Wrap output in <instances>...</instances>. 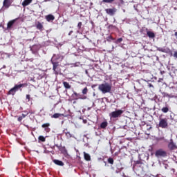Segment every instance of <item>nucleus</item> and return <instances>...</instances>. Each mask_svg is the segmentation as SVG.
Masks as SVG:
<instances>
[{"label":"nucleus","instance_id":"1","mask_svg":"<svg viewBox=\"0 0 177 177\" xmlns=\"http://www.w3.org/2000/svg\"><path fill=\"white\" fill-rule=\"evenodd\" d=\"M98 89L103 93H109L111 91V85L109 83L101 84L99 85Z\"/></svg>","mask_w":177,"mask_h":177},{"label":"nucleus","instance_id":"2","mask_svg":"<svg viewBox=\"0 0 177 177\" xmlns=\"http://www.w3.org/2000/svg\"><path fill=\"white\" fill-rule=\"evenodd\" d=\"M124 113V111L121 109H118L115 111H112L109 113V117L111 120H115V118H120L121 115Z\"/></svg>","mask_w":177,"mask_h":177},{"label":"nucleus","instance_id":"3","mask_svg":"<svg viewBox=\"0 0 177 177\" xmlns=\"http://www.w3.org/2000/svg\"><path fill=\"white\" fill-rule=\"evenodd\" d=\"M64 57L61 54H54L51 59V64L58 63L59 64L60 62H63Z\"/></svg>","mask_w":177,"mask_h":177},{"label":"nucleus","instance_id":"4","mask_svg":"<svg viewBox=\"0 0 177 177\" xmlns=\"http://www.w3.org/2000/svg\"><path fill=\"white\" fill-rule=\"evenodd\" d=\"M158 127L162 129H167L168 128V119L167 118H162L159 117Z\"/></svg>","mask_w":177,"mask_h":177},{"label":"nucleus","instance_id":"5","mask_svg":"<svg viewBox=\"0 0 177 177\" xmlns=\"http://www.w3.org/2000/svg\"><path fill=\"white\" fill-rule=\"evenodd\" d=\"M72 97L74 100H78L79 99L84 100L86 99V96L77 93L75 91H74L73 93L72 94Z\"/></svg>","mask_w":177,"mask_h":177},{"label":"nucleus","instance_id":"6","mask_svg":"<svg viewBox=\"0 0 177 177\" xmlns=\"http://www.w3.org/2000/svg\"><path fill=\"white\" fill-rule=\"evenodd\" d=\"M53 64V70L55 74H56V75H57L59 74V73H60V71H62V69L60 68V64L55 63V64Z\"/></svg>","mask_w":177,"mask_h":177},{"label":"nucleus","instance_id":"7","mask_svg":"<svg viewBox=\"0 0 177 177\" xmlns=\"http://www.w3.org/2000/svg\"><path fill=\"white\" fill-rule=\"evenodd\" d=\"M19 89H20V86L19 84H15V86L8 91V95H15Z\"/></svg>","mask_w":177,"mask_h":177},{"label":"nucleus","instance_id":"8","mask_svg":"<svg viewBox=\"0 0 177 177\" xmlns=\"http://www.w3.org/2000/svg\"><path fill=\"white\" fill-rule=\"evenodd\" d=\"M156 157H167V151L162 149H158L155 153Z\"/></svg>","mask_w":177,"mask_h":177},{"label":"nucleus","instance_id":"9","mask_svg":"<svg viewBox=\"0 0 177 177\" xmlns=\"http://www.w3.org/2000/svg\"><path fill=\"white\" fill-rule=\"evenodd\" d=\"M105 12L107 13V15H109V16H114L117 12V9L115 8H106L105 9Z\"/></svg>","mask_w":177,"mask_h":177},{"label":"nucleus","instance_id":"10","mask_svg":"<svg viewBox=\"0 0 177 177\" xmlns=\"http://www.w3.org/2000/svg\"><path fill=\"white\" fill-rule=\"evenodd\" d=\"M12 5V1L10 0H4L3 2V7L6 9H9Z\"/></svg>","mask_w":177,"mask_h":177},{"label":"nucleus","instance_id":"11","mask_svg":"<svg viewBox=\"0 0 177 177\" xmlns=\"http://www.w3.org/2000/svg\"><path fill=\"white\" fill-rule=\"evenodd\" d=\"M35 27L37 30H39V31H44V25L39 21L36 22Z\"/></svg>","mask_w":177,"mask_h":177},{"label":"nucleus","instance_id":"12","mask_svg":"<svg viewBox=\"0 0 177 177\" xmlns=\"http://www.w3.org/2000/svg\"><path fill=\"white\" fill-rule=\"evenodd\" d=\"M45 19L46 21H48V22L53 21V20H55V16L52 14H49L45 16Z\"/></svg>","mask_w":177,"mask_h":177},{"label":"nucleus","instance_id":"13","mask_svg":"<svg viewBox=\"0 0 177 177\" xmlns=\"http://www.w3.org/2000/svg\"><path fill=\"white\" fill-rule=\"evenodd\" d=\"M16 20L17 19H12L11 21H8V23L7 24V30H10V28H12L13 27V26L16 23Z\"/></svg>","mask_w":177,"mask_h":177},{"label":"nucleus","instance_id":"14","mask_svg":"<svg viewBox=\"0 0 177 177\" xmlns=\"http://www.w3.org/2000/svg\"><path fill=\"white\" fill-rule=\"evenodd\" d=\"M49 127H50V123H44L41 125V128H44L46 132H50Z\"/></svg>","mask_w":177,"mask_h":177},{"label":"nucleus","instance_id":"15","mask_svg":"<svg viewBox=\"0 0 177 177\" xmlns=\"http://www.w3.org/2000/svg\"><path fill=\"white\" fill-rule=\"evenodd\" d=\"M53 162L55 165H58L59 167H63L64 165V162H63V161L57 159L53 160Z\"/></svg>","mask_w":177,"mask_h":177},{"label":"nucleus","instance_id":"16","mask_svg":"<svg viewBox=\"0 0 177 177\" xmlns=\"http://www.w3.org/2000/svg\"><path fill=\"white\" fill-rule=\"evenodd\" d=\"M31 2H32V0H24L21 5L23 6V8H26V6H28V5H30V3H31Z\"/></svg>","mask_w":177,"mask_h":177},{"label":"nucleus","instance_id":"17","mask_svg":"<svg viewBox=\"0 0 177 177\" xmlns=\"http://www.w3.org/2000/svg\"><path fill=\"white\" fill-rule=\"evenodd\" d=\"M147 35L149 38H156V34L152 31H147Z\"/></svg>","mask_w":177,"mask_h":177},{"label":"nucleus","instance_id":"18","mask_svg":"<svg viewBox=\"0 0 177 177\" xmlns=\"http://www.w3.org/2000/svg\"><path fill=\"white\" fill-rule=\"evenodd\" d=\"M107 125H109V123L107 122V121L102 122L100 124L101 129H106V128H107Z\"/></svg>","mask_w":177,"mask_h":177},{"label":"nucleus","instance_id":"19","mask_svg":"<svg viewBox=\"0 0 177 177\" xmlns=\"http://www.w3.org/2000/svg\"><path fill=\"white\" fill-rule=\"evenodd\" d=\"M62 84L66 89H71V85H70L69 82H63Z\"/></svg>","mask_w":177,"mask_h":177},{"label":"nucleus","instance_id":"20","mask_svg":"<svg viewBox=\"0 0 177 177\" xmlns=\"http://www.w3.org/2000/svg\"><path fill=\"white\" fill-rule=\"evenodd\" d=\"M168 147H169V149H170V150H174L176 149V146L175 145V143H174V142H171L168 145Z\"/></svg>","mask_w":177,"mask_h":177},{"label":"nucleus","instance_id":"21","mask_svg":"<svg viewBox=\"0 0 177 177\" xmlns=\"http://www.w3.org/2000/svg\"><path fill=\"white\" fill-rule=\"evenodd\" d=\"M84 157L86 161H91V155H89L88 153L84 152Z\"/></svg>","mask_w":177,"mask_h":177},{"label":"nucleus","instance_id":"22","mask_svg":"<svg viewBox=\"0 0 177 177\" xmlns=\"http://www.w3.org/2000/svg\"><path fill=\"white\" fill-rule=\"evenodd\" d=\"M161 111L165 113H168V111H169V106L167 105V106L162 108Z\"/></svg>","mask_w":177,"mask_h":177},{"label":"nucleus","instance_id":"23","mask_svg":"<svg viewBox=\"0 0 177 177\" xmlns=\"http://www.w3.org/2000/svg\"><path fill=\"white\" fill-rule=\"evenodd\" d=\"M39 142H46V138L44 136H40L38 138Z\"/></svg>","mask_w":177,"mask_h":177},{"label":"nucleus","instance_id":"24","mask_svg":"<svg viewBox=\"0 0 177 177\" xmlns=\"http://www.w3.org/2000/svg\"><path fill=\"white\" fill-rule=\"evenodd\" d=\"M59 117H62L61 113H55L51 116V118H59Z\"/></svg>","mask_w":177,"mask_h":177},{"label":"nucleus","instance_id":"25","mask_svg":"<svg viewBox=\"0 0 177 177\" xmlns=\"http://www.w3.org/2000/svg\"><path fill=\"white\" fill-rule=\"evenodd\" d=\"M115 0H102L104 3H113Z\"/></svg>","mask_w":177,"mask_h":177},{"label":"nucleus","instance_id":"26","mask_svg":"<svg viewBox=\"0 0 177 177\" xmlns=\"http://www.w3.org/2000/svg\"><path fill=\"white\" fill-rule=\"evenodd\" d=\"M19 88H27L28 86V84L24 83V84H19Z\"/></svg>","mask_w":177,"mask_h":177},{"label":"nucleus","instance_id":"27","mask_svg":"<svg viewBox=\"0 0 177 177\" xmlns=\"http://www.w3.org/2000/svg\"><path fill=\"white\" fill-rule=\"evenodd\" d=\"M163 97H174V95H169L167 93H163Z\"/></svg>","mask_w":177,"mask_h":177},{"label":"nucleus","instance_id":"28","mask_svg":"<svg viewBox=\"0 0 177 177\" xmlns=\"http://www.w3.org/2000/svg\"><path fill=\"white\" fill-rule=\"evenodd\" d=\"M108 162L109 164H111V165H113V164H114V159H113L112 158H109Z\"/></svg>","mask_w":177,"mask_h":177},{"label":"nucleus","instance_id":"29","mask_svg":"<svg viewBox=\"0 0 177 177\" xmlns=\"http://www.w3.org/2000/svg\"><path fill=\"white\" fill-rule=\"evenodd\" d=\"M62 154H64V156H67V154H68V152H67V149H66L65 147H64L63 149L62 150Z\"/></svg>","mask_w":177,"mask_h":177},{"label":"nucleus","instance_id":"30","mask_svg":"<svg viewBox=\"0 0 177 177\" xmlns=\"http://www.w3.org/2000/svg\"><path fill=\"white\" fill-rule=\"evenodd\" d=\"M82 93L83 95H86V93H88V88L85 87L83 90H82Z\"/></svg>","mask_w":177,"mask_h":177},{"label":"nucleus","instance_id":"31","mask_svg":"<svg viewBox=\"0 0 177 177\" xmlns=\"http://www.w3.org/2000/svg\"><path fill=\"white\" fill-rule=\"evenodd\" d=\"M26 100H28V102H30V100H31V95H30V94L26 95Z\"/></svg>","mask_w":177,"mask_h":177},{"label":"nucleus","instance_id":"32","mask_svg":"<svg viewBox=\"0 0 177 177\" xmlns=\"http://www.w3.org/2000/svg\"><path fill=\"white\" fill-rule=\"evenodd\" d=\"M28 115V112H26V114L22 113L21 115V117L22 118V119H23V118H26V117H27Z\"/></svg>","mask_w":177,"mask_h":177},{"label":"nucleus","instance_id":"33","mask_svg":"<svg viewBox=\"0 0 177 177\" xmlns=\"http://www.w3.org/2000/svg\"><path fill=\"white\" fill-rule=\"evenodd\" d=\"M81 27H82V22H79L77 24V28H78V30H80Z\"/></svg>","mask_w":177,"mask_h":177},{"label":"nucleus","instance_id":"34","mask_svg":"<svg viewBox=\"0 0 177 177\" xmlns=\"http://www.w3.org/2000/svg\"><path fill=\"white\" fill-rule=\"evenodd\" d=\"M111 39H112V40L114 39L113 38V36H111V35L108 36L106 38V41H110Z\"/></svg>","mask_w":177,"mask_h":177},{"label":"nucleus","instance_id":"35","mask_svg":"<svg viewBox=\"0 0 177 177\" xmlns=\"http://www.w3.org/2000/svg\"><path fill=\"white\" fill-rule=\"evenodd\" d=\"M65 135H66V138H71L72 137L71 133H70V132L65 133Z\"/></svg>","mask_w":177,"mask_h":177},{"label":"nucleus","instance_id":"36","mask_svg":"<svg viewBox=\"0 0 177 177\" xmlns=\"http://www.w3.org/2000/svg\"><path fill=\"white\" fill-rule=\"evenodd\" d=\"M17 121H19V122H21V121H23V118L21 116H19L17 119Z\"/></svg>","mask_w":177,"mask_h":177},{"label":"nucleus","instance_id":"37","mask_svg":"<svg viewBox=\"0 0 177 177\" xmlns=\"http://www.w3.org/2000/svg\"><path fill=\"white\" fill-rule=\"evenodd\" d=\"M117 42H118L119 44L122 42V38L120 37V38L118 39Z\"/></svg>","mask_w":177,"mask_h":177},{"label":"nucleus","instance_id":"38","mask_svg":"<svg viewBox=\"0 0 177 177\" xmlns=\"http://www.w3.org/2000/svg\"><path fill=\"white\" fill-rule=\"evenodd\" d=\"M174 57H175V59H177V51H175L174 53Z\"/></svg>","mask_w":177,"mask_h":177},{"label":"nucleus","instance_id":"39","mask_svg":"<svg viewBox=\"0 0 177 177\" xmlns=\"http://www.w3.org/2000/svg\"><path fill=\"white\" fill-rule=\"evenodd\" d=\"M120 5H124V0H118Z\"/></svg>","mask_w":177,"mask_h":177},{"label":"nucleus","instance_id":"40","mask_svg":"<svg viewBox=\"0 0 177 177\" xmlns=\"http://www.w3.org/2000/svg\"><path fill=\"white\" fill-rule=\"evenodd\" d=\"M149 88H153V84H149Z\"/></svg>","mask_w":177,"mask_h":177},{"label":"nucleus","instance_id":"41","mask_svg":"<svg viewBox=\"0 0 177 177\" xmlns=\"http://www.w3.org/2000/svg\"><path fill=\"white\" fill-rule=\"evenodd\" d=\"M159 50H160V52H164V49H162V48L159 49Z\"/></svg>","mask_w":177,"mask_h":177},{"label":"nucleus","instance_id":"42","mask_svg":"<svg viewBox=\"0 0 177 177\" xmlns=\"http://www.w3.org/2000/svg\"><path fill=\"white\" fill-rule=\"evenodd\" d=\"M73 32V30L70 31L68 33V35H71V33Z\"/></svg>","mask_w":177,"mask_h":177},{"label":"nucleus","instance_id":"43","mask_svg":"<svg viewBox=\"0 0 177 177\" xmlns=\"http://www.w3.org/2000/svg\"><path fill=\"white\" fill-rule=\"evenodd\" d=\"M84 124H86V120H83Z\"/></svg>","mask_w":177,"mask_h":177},{"label":"nucleus","instance_id":"44","mask_svg":"<svg viewBox=\"0 0 177 177\" xmlns=\"http://www.w3.org/2000/svg\"><path fill=\"white\" fill-rule=\"evenodd\" d=\"M136 164H140V161H137Z\"/></svg>","mask_w":177,"mask_h":177},{"label":"nucleus","instance_id":"45","mask_svg":"<svg viewBox=\"0 0 177 177\" xmlns=\"http://www.w3.org/2000/svg\"><path fill=\"white\" fill-rule=\"evenodd\" d=\"M74 4H75V0H73Z\"/></svg>","mask_w":177,"mask_h":177},{"label":"nucleus","instance_id":"46","mask_svg":"<svg viewBox=\"0 0 177 177\" xmlns=\"http://www.w3.org/2000/svg\"><path fill=\"white\" fill-rule=\"evenodd\" d=\"M44 2H48V0H44Z\"/></svg>","mask_w":177,"mask_h":177},{"label":"nucleus","instance_id":"47","mask_svg":"<svg viewBox=\"0 0 177 177\" xmlns=\"http://www.w3.org/2000/svg\"><path fill=\"white\" fill-rule=\"evenodd\" d=\"M91 108H88V110H89Z\"/></svg>","mask_w":177,"mask_h":177},{"label":"nucleus","instance_id":"48","mask_svg":"<svg viewBox=\"0 0 177 177\" xmlns=\"http://www.w3.org/2000/svg\"><path fill=\"white\" fill-rule=\"evenodd\" d=\"M146 30H147H147H149V29L147 28Z\"/></svg>","mask_w":177,"mask_h":177}]
</instances>
